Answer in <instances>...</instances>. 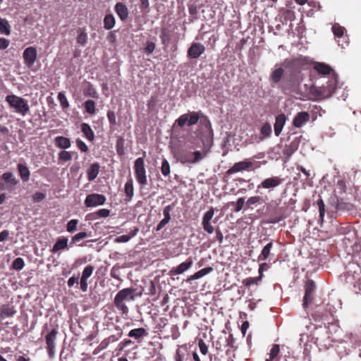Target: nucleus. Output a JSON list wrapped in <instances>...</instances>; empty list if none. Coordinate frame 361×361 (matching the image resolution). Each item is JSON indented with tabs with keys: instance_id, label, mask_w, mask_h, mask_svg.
<instances>
[{
	"instance_id": "nucleus-1",
	"label": "nucleus",
	"mask_w": 361,
	"mask_h": 361,
	"mask_svg": "<svg viewBox=\"0 0 361 361\" xmlns=\"http://www.w3.org/2000/svg\"><path fill=\"white\" fill-rule=\"evenodd\" d=\"M302 64L300 59H295L291 61L285 60L281 64H276L275 68L272 71L270 75V81L273 83H279L281 80L285 76V69L292 70L288 80L290 81H295L298 79V74L299 73V67Z\"/></svg>"
},
{
	"instance_id": "nucleus-2",
	"label": "nucleus",
	"mask_w": 361,
	"mask_h": 361,
	"mask_svg": "<svg viewBox=\"0 0 361 361\" xmlns=\"http://www.w3.org/2000/svg\"><path fill=\"white\" fill-rule=\"evenodd\" d=\"M135 290L132 288H126L119 290L116 295L114 300L116 307L123 314H127L128 308L126 303L135 300Z\"/></svg>"
},
{
	"instance_id": "nucleus-3",
	"label": "nucleus",
	"mask_w": 361,
	"mask_h": 361,
	"mask_svg": "<svg viewBox=\"0 0 361 361\" xmlns=\"http://www.w3.org/2000/svg\"><path fill=\"white\" fill-rule=\"evenodd\" d=\"M207 154V151L181 150L177 154V159L183 164H194L202 160Z\"/></svg>"
},
{
	"instance_id": "nucleus-4",
	"label": "nucleus",
	"mask_w": 361,
	"mask_h": 361,
	"mask_svg": "<svg viewBox=\"0 0 361 361\" xmlns=\"http://www.w3.org/2000/svg\"><path fill=\"white\" fill-rule=\"evenodd\" d=\"M6 101L8 103L9 106L14 109L15 112L23 116H25L30 111L27 101L21 97L11 94L6 97Z\"/></svg>"
},
{
	"instance_id": "nucleus-5",
	"label": "nucleus",
	"mask_w": 361,
	"mask_h": 361,
	"mask_svg": "<svg viewBox=\"0 0 361 361\" xmlns=\"http://www.w3.org/2000/svg\"><path fill=\"white\" fill-rule=\"evenodd\" d=\"M135 176L140 185L144 186L147 184L144 157L137 158L134 164Z\"/></svg>"
},
{
	"instance_id": "nucleus-6",
	"label": "nucleus",
	"mask_w": 361,
	"mask_h": 361,
	"mask_svg": "<svg viewBox=\"0 0 361 361\" xmlns=\"http://www.w3.org/2000/svg\"><path fill=\"white\" fill-rule=\"evenodd\" d=\"M200 361V357L196 352L192 354L189 352L186 345L178 346L174 356L175 361Z\"/></svg>"
},
{
	"instance_id": "nucleus-7",
	"label": "nucleus",
	"mask_w": 361,
	"mask_h": 361,
	"mask_svg": "<svg viewBox=\"0 0 361 361\" xmlns=\"http://www.w3.org/2000/svg\"><path fill=\"white\" fill-rule=\"evenodd\" d=\"M200 112L192 111L190 114H185L181 115L178 119L176 120L173 127L176 125L179 127H183L188 123V126H191L197 123L200 118Z\"/></svg>"
},
{
	"instance_id": "nucleus-8",
	"label": "nucleus",
	"mask_w": 361,
	"mask_h": 361,
	"mask_svg": "<svg viewBox=\"0 0 361 361\" xmlns=\"http://www.w3.org/2000/svg\"><path fill=\"white\" fill-rule=\"evenodd\" d=\"M205 51V47L200 42H192L187 51L190 59H197Z\"/></svg>"
},
{
	"instance_id": "nucleus-9",
	"label": "nucleus",
	"mask_w": 361,
	"mask_h": 361,
	"mask_svg": "<svg viewBox=\"0 0 361 361\" xmlns=\"http://www.w3.org/2000/svg\"><path fill=\"white\" fill-rule=\"evenodd\" d=\"M106 201L104 195L97 193L88 195L85 200V204L87 207L103 205Z\"/></svg>"
},
{
	"instance_id": "nucleus-10",
	"label": "nucleus",
	"mask_w": 361,
	"mask_h": 361,
	"mask_svg": "<svg viewBox=\"0 0 361 361\" xmlns=\"http://www.w3.org/2000/svg\"><path fill=\"white\" fill-rule=\"evenodd\" d=\"M37 55L36 48L33 47L26 48L23 54L25 64L29 68L32 67L37 59Z\"/></svg>"
},
{
	"instance_id": "nucleus-11",
	"label": "nucleus",
	"mask_w": 361,
	"mask_h": 361,
	"mask_svg": "<svg viewBox=\"0 0 361 361\" xmlns=\"http://www.w3.org/2000/svg\"><path fill=\"white\" fill-rule=\"evenodd\" d=\"M253 163L250 160H244L242 161L237 162L231 167L228 171V174H233L240 171H245L252 167Z\"/></svg>"
},
{
	"instance_id": "nucleus-12",
	"label": "nucleus",
	"mask_w": 361,
	"mask_h": 361,
	"mask_svg": "<svg viewBox=\"0 0 361 361\" xmlns=\"http://www.w3.org/2000/svg\"><path fill=\"white\" fill-rule=\"evenodd\" d=\"M94 270V267L92 265H88L85 267L82 273V276L80 278V289L83 292H86L87 290L88 283H87V279L90 277Z\"/></svg>"
},
{
	"instance_id": "nucleus-13",
	"label": "nucleus",
	"mask_w": 361,
	"mask_h": 361,
	"mask_svg": "<svg viewBox=\"0 0 361 361\" xmlns=\"http://www.w3.org/2000/svg\"><path fill=\"white\" fill-rule=\"evenodd\" d=\"M283 181V179L278 177L273 176L271 178H268L264 179L257 188L262 187L265 189H274L279 185H281Z\"/></svg>"
},
{
	"instance_id": "nucleus-14",
	"label": "nucleus",
	"mask_w": 361,
	"mask_h": 361,
	"mask_svg": "<svg viewBox=\"0 0 361 361\" xmlns=\"http://www.w3.org/2000/svg\"><path fill=\"white\" fill-rule=\"evenodd\" d=\"M2 180L7 184L4 185L3 183H0V185L5 189H10L12 186H15L18 184L19 181L11 172H6L1 176Z\"/></svg>"
},
{
	"instance_id": "nucleus-15",
	"label": "nucleus",
	"mask_w": 361,
	"mask_h": 361,
	"mask_svg": "<svg viewBox=\"0 0 361 361\" xmlns=\"http://www.w3.org/2000/svg\"><path fill=\"white\" fill-rule=\"evenodd\" d=\"M192 259L191 257H188L185 262H182L178 267L171 269L170 274L172 275L181 274L189 269L192 267Z\"/></svg>"
},
{
	"instance_id": "nucleus-16",
	"label": "nucleus",
	"mask_w": 361,
	"mask_h": 361,
	"mask_svg": "<svg viewBox=\"0 0 361 361\" xmlns=\"http://www.w3.org/2000/svg\"><path fill=\"white\" fill-rule=\"evenodd\" d=\"M310 120V114L306 111L298 113L293 118V125L296 128H301Z\"/></svg>"
},
{
	"instance_id": "nucleus-17",
	"label": "nucleus",
	"mask_w": 361,
	"mask_h": 361,
	"mask_svg": "<svg viewBox=\"0 0 361 361\" xmlns=\"http://www.w3.org/2000/svg\"><path fill=\"white\" fill-rule=\"evenodd\" d=\"M314 69L319 74L329 75L331 78L334 75V73H335L330 66L324 63L315 62Z\"/></svg>"
},
{
	"instance_id": "nucleus-18",
	"label": "nucleus",
	"mask_w": 361,
	"mask_h": 361,
	"mask_svg": "<svg viewBox=\"0 0 361 361\" xmlns=\"http://www.w3.org/2000/svg\"><path fill=\"white\" fill-rule=\"evenodd\" d=\"M16 310L13 305H3L0 311V321L4 320L6 317H12L16 314Z\"/></svg>"
},
{
	"instance_id": "nucleus-19",
	"label": "nucleus",
	"mask_w": 361,
	"mask_h": 361,
	"mask_svg": "<svg viewBox=\"0 0 361 361\" xmlns=\"http://www.w3.org/2000/svg\"><path fill=\"white\" fill-rule=\"evenodd\" d=\"M172 30L169 27L163 26L161 29L160 39L162 44L167 45L170 43L172 38Z\"/></svg>"
},
{
	"instance_id": "nucleus-20",
	"label": "nucleus",
	"mask_w": 361,
	"mask_h": 361,
	"mask_svg": "<svg viewBox=\"0 0 361 361\" xmlns=\"http://www.w3.org/2000/svg\"><path fill=\"white\" fill-rule=\"evenodd\" d=\"M286 123V116L284 114H279L276 116L274 123V133L279 136Z\"/></svg>"
},
{
	"instance_id": "nucleus-21",
	"label": "nucleus",
	"mask_w": 361,
	"mask_h": 361,
	"mask_svg": "<svg viewBox=\"0 0 361 361\" xmlns=\"http://www.w3.org/2000/svg\"><path fill=\"white\" fill-rule=\"evenodd\" d=\"M115 11L121 20H125L128 16V11L126 6L121 2H118L115 6Z\"/></svg>"
},
{
	"instance_id": "nucleus-22",
	"label": "nucleus",
	"mask_w": 361,
	"mask_h": 361,
	"mask_svg": "<svg viewBox=\"0 0 361 361\" xmlns=\"http://www.w3.org/2000/svg\"><path fill=\"white\" fill-rule=\"evenodd\" d=\"M343 85V82L339 81L338 75L334 73V75L331 78L329 81V90H338L341 89H345Z\"/></svg>"
},
{
	"instance_id": "nucleus-23",
	"label": "nucleus",
	"mask_w": 361,
	"mask_h": 361,
	"mask_svg": "<svg viewBox=\"0 0 361 361\" xmlns=\"http://www.w3.org/2000/svg\"><path fill=\"white\" fill-rule=\"evenodd\" d=\"M99 168L100 166L98 163H94L90 165L87 171L88 180L92 181L97 178L99 172Z\"/></svg>"
},
{
	"instance_id": "nucleus-24",
	"label": "nucleus",
	"mask_w": 361,
	"mask_h": 361,
	"mask_svg": "<svg viewBox=\"0 0 361 361\" xmlns=\"http://www.w3.org/2000/svg\"><path fill=\"white\" fill-rule=\"evenodd\" d=\"M17 167L21 180L23 182H27L30 176V172L27 166L23 164H18Z\"/></svg>"
},
{
	"instance_id": "nucleus-25",
	"label": "nucleus",
	"mask_w": 361,
	"mask_h": 361,
	"mask_svg": "<svg viewBox=\"0 0 361 361\" xmlns=\"http://www.w3.org/2000/svg\"><path fill=\"white\" fill-rule=\"evenodd\" d=\"M147 331L144 328H137L132 329L129 331L128 336L135 339H139L147 336Z\"/></svg>"
},
{
	"instance_id": "nucleus-26",
	"label": "nucleus",
	"mask_w": 361,
	"mask_h": 361,
	"mask_svg": "<svg viewBox=\"0 0 361 361\" xmlns=\"http://www.w3.org/2000/svg\"><path fill=\"white\" fill-rule=\"evenodd\" d=\"M68 246V239L66 238H61L57 240L56 243L54 245L51 251L54 253L57 252L59 250L66 248Z\"/></svg>"
},
{
	"instance_id": "nucleus-27",
	"label": "nucleus",
	"mask_w": 361,
	"mask_h": 361,
	"mask_svg": "<svg viewBox=\"0 0 361 361\" xmlns=\"http://www.w3.org/2000/svg\"><path fill=\"white\" fill-rule=\"evenodd\" d=\"M81 130L85 137L90 141H92L94 139V134L91 127L85 123H82Z\"/></svg>"
},
{
	"instance_id": "nucleus-28",
	"label": "nucleus",
	"mask_w": 361,
	"mask_h": 361,
	"mask_svg": "<svg viewBox=\"0 0 361 361\" xmlns=\"http://www.w3.org/2000/svg\"><path fill=\"white\" fill-rule=\"evenodd\" d=\"M56 145L61 149H68L71 147V141L68 138L63 136L56 137Z\"/></svg>"
},
{
	"instance_id": "nucleus-29",
	"label": "nucleus",
	"mask_w": 361,
	"mask_h": 361,
	"mask_svg": "<svg viewBox=\"0 0 361 361\" xmlns=\"http://www.w3.org/2000/svg\"><path fill=\"white\" fill-rule=\"evenodd\" d=\"M273 247V243L270 242L267 244L262 249L260 255L258 257V261H264L268 259L271 250Z\"/></svg>"
},
{
	"instance_id": "nucleus-30",
	"label": "nucleus",
	"mask_w": 361,
	"mask_h": 361,
	"mask_svg": "<svg viewBox=\"0 0 361 361\" xmlns=\"http://www.w3.org/2000/svg\"><path fill=\"white\" fill-rule=\"evenodd\" d=\"M58 331L56 329H53L45 337L47 346H55V341Z\"/></svg>"
},
{
	"instance_id": "nucleus-31",
	"label": "nucleus",
	"mask_w": 361,
	"mask_h": 361,
	"mask_svg": "<svg viewBox=\"0 0 361 361\" xmlns=\"http://www.w3.org/2000/svg\"><path fill=\"white\" fill-rule=\"evenodd\" d=\"M124 190L126 196L128 197V200H130L134 195L133 182L132 178H129L126 181Z\"/></svg>"
},
{
	"instance_id": "nucleus-32",
	"label": "nucleus",
	"mask_w": 361,
	"mask_h": 361,
	"mask_svg": "<svg viewBox=\"0 0 361 361\" xmlns=\"http://www.w3.org/2000/svg\"><path fill=\"white\" fill-rule=\"evenodd\" d=\"M280 352V347L279 345L275 344L273 345L270 353H269V357L266 360V361H279V359L277 358L279 353Z\"/></svg>"
},
{
	"instance_id": "nucleus-33",
	"label": "nucleus",
	"mask_w": 361,
	"mask_h": 361,
	"mask_svg": "<svg viewBox=\"0 0 361 361\" xmlns=\"http://www.w3.org/2000/svg\"><path fill=\"white\" fill-rule=\"evenodd\" d=\"M0 32L6 35L11 33V26L7 20L0 18Z\"/></svg>"
},
{
	"instance_id": "nucleus-34",
	"label": "nucleus",
	"mask_w": 361,
	"mask_h": 361,
	"mask_svg": "<svg viewBox=\"0 0 361 361\" xmlns=\"http://www.w3.org/2000/svg\"><path fill=\"white\" fill-rule=\"evenodd\" d=\"M115 25V18L111 14H107L104 19V27L106 30H111Z\"/></svg>"
},
{
	"instance_id": "nucleus-35",
	"label": "nucleus",
	"mask_w": 361,
	"mask_h": 361,
	"mask_svg": "<svg viewBox=\"0 0 361 361\" xmlns=\"http://www.w3.org/2000/svg\"><path fill=\"white\" fill-rule=\"evenodd\" d=\"M78 35L77 37V42L82 46H85L87 41V35L82 28H79L78 30Z\"/></svg>"
},
{
	"instance_id": "nucleus-36",
	"label": "nucleus",
	"mask_w": 361,
	"mask_h": 361,
	"mask_svg": "<svg viewBox=\"0 0 361 361\" xmlns=\"http://www.w3.org/2000/svg\"><path fill=\"white\" fill-rule=\"evenodd\" d=\"M345 31V27L341 26L339 24L336 23L332 26V32L336 37H342Z\"/></svg>"
},
{
	"instance_id": "nucleus-37",
	"label": "nucleus",
	"mask_w": 361,
	"mask_h": 361,
	"mask_svg": "<svg viewBox=\"0 0 361 361\" xmlns=\"http://www.w3.org/2000/svg\"><path fill=\"white\" fill-rule=\"evenodd\" d=\"M307 93V97H308V99L313 100V101H317L322 99L324 96L323 95V93L324 92H306Z\"/></svg>"
},
{
	"instance_id": "nucleus-38",
	"label": "nucleus",
	"mask_w": 361,
	"mask_h": 361,
	"mask_svg": "<svg viewBox=\"0 0 361 361\" xmlns=\"http://www.w3.org/2000/svg\"><path fill=\"white\" fill-rule=\"evenodd\" d=\"M317 204L319 208V220L322 223L324 221V215H325V204L322 198H319L317 201Z\"/></svg>"
},
{
	"instance_id": "nucleus-39",
	"label": "nucleus",
	"mask_w": 361,
	"mask_h": 361,
	"mask_svg": "<svg viewBox=\"0 0 361 361\" xmlns=\"http://www.w3.org/2000/svg\"><path fill=\"white\" fill-rule=\"evenodd\" d=\"M261 134L262 135V137L261 140H263L265 137H269L271 133V126L269 123H265L261 128Z\"/></svg>"
},
{
	"instance_id": "nucleus-40",
	"label": "nucleus",
	"mask_w": 361,
	"mask_h": 361,
	"mask_svg": "<svg viewBox=\"0 0 361 361\" xmlns=\"http://www.w3.org/2000/svg\"><path fill=\"white\" fill-rule=\"evenodd\" d=\"M84 106L85 111L90 114H93L95 112V103L93 100L86 101L84 104Z\"/></svg>"
},
{
	"instance_id": "nucleus-41",
	"label": "nucleus",
	"mask_w": 361,
	"mask_h": 361,
	"mask_svg": "<svg viewBox=\"0 0 361 361\" xmlns=\"http://www.w3.org/2000/svg\"><path fill=\"white\" fill-rule=\"evenodd\" d=\"M161 171L163 176H168L170 174V165L166 159H164L161 163Z\"/></svg>"
},
{
	"instance_id": "nucleus-42",
	"label": "nucleus",
	"mask_w": 361,
	"mask_h": 361,
	"mask_svg": "<svg viewBox=\"0 0 361 361\" xmlns=\"http://www.w3.org/2000/svg\"><path fill=\"white\" fill-rule=\"evenodd\" d=\"M25 266L24 260L21 257L16 258L13 262V268L17 271L21 270Z\"/></svg>"
},
{
	"instance_id": "nucleus-43",
	"label": "nucleus",
	"mask_w": 361,
	"mask_h": 361,
	"mask_svg": "<svg viewBox=\"0 0 361 361\" xmlns=\"http://www.w3.org/2000/svg\"><path fill=\"white\" fill-rule=\"evenodd\" d=\"M155 47L156 44L154 42L147 41L146 47L143 49V51L145 54L150 55L154 51Z\"/></svg>"
},
{
	"instance_id": "nucleus-44",
	"label": "nucleus",
	"mask_w": 361,
	"mask_h": 361,
	"mask_svg": "<svg viewBox=\"0 0 361 361\" xmlns=\"http://www.w3.org/2000/svg\"><path fill=\"white\" fill-rule=\"evenodd\" d=\"M78 221L77 219H71L67 224L66 230L68 233H73L77 229Z\"/></svg>"
},
{
	"instance_id": "nucleus-45",
	"label": "nucleus",
	"mask_w": 361,
	"mask_h": 361,
	"mask_svg": "<svg viewBox=\"0 0 361 361\" xmlns=\"http://www.w3.org/2000/svg\"><path fill=\"white\" fill-rule=\"evenodd\" d=\"M213 269L212 267H206L195 273V276H196L197 279H199L203 277L204 276L211 273Z\"/></svg>"
},
{
	"instance_id": "nucleus-46",
	"label": "nucleus",
	"mask_w": 361,
	"mask_h": 361,
	"mask_svg": "<svg viewBox=\"0 0 361 361\" xmlns=\"http://www.w3.org/2000/svg\"><path fill=\"white\" fill-rule=\"evenodd\" d=\"M316 286L314 282L312 280H308L305 284V291L306 293L313 294L315 290Z\"/></svg>"
},
{
	"instance_id": "nucleus-47",
	"label": "nucleus",
	"mask_w": 361,
	"mask_h": 361,
	"mask_svg": "<svg viewBox=\"0 0 361 361\" xmlns=\"http://www.w3.org/2000/svg\"><path fill=\"white\" fill-rule=\"evenodd\" d=\"M231 204L235 205L236 207L235 209V212H240L244 207L245 204V198L244 197H240L238 199L236 202H231Z\"/></svg>"
},
{
	"instance_id": "nucleus-48",
	"label": "nucleus",
	"mask_w": 361,
	"mask_h": 361,
	"mask_svg": "<svg viewBox=\"0 0 361 361\" xmlns=\"http://www.w3.org/2000/svg\"><path fill=\"white\" fill-rule=\"evenodd\" d=\"M59 159L63 161H70L72 159L71 153L65 150L61 151L59 154Z\"/></svg>"
},
{
	"instance_id": "nucleus-49",
	"label": "nucleus",
	"mask_w": 361,
	"mask_h": 361,
	"mask_svg": "<svg viewBox=\"0 0 361 361\" xmlns=\"http://www.w3.org/2000/svg\"><path fill=\"white\" fill-rule=\"evenodd\" d=\"M88 237V234L86 232H80L73 236L71 243H77L80 240Z\"/></svg>"
},
{
	"instance_id": "nucleus-50",
	"label": "nucleus",
	"mask_w": 361,
	"mask_h": 361,
	"mask_svg": "<svg viewBox=\"0 0 361 361\" xmlns=\"http://www.w3.org/2000/svg\"><path fill=\"white\" fill-rule=\"evenodd\" d=\"M262 276L258 277H250L245 280L244 283L246 286H250L252 284H257V283L261 280Z\"/></svg>"
},
{
	"instance_id": "nucleus-51",
	"label": "nucleus",
	"mask_w": 361,
	"mask_h": 361,
	"mask_svg": "<svg viewBox=\"0 0 361 361\" xmlns=\"http://www.w3.org/2000/svg\"><path fill=\"white\" fill-rule=\"evenodd\" d=\"M313 299V294L311 293H305L304 298H303V303L302 306L305 309H306L309 304H310Z\"/></svg>"
},
{
	"instance_id": "nucleus-52",
	"label": "nucleus",
	"mask_w": 361,
	"mask_h": 361,
	"mask_svg": "<svg viewBox=\"0 0 361 361\" xmlns=\"http://www.w3.org/2000/svg\"><path fill=\"white\" fill-rule=\"evenodd\" d=\"M172 209H173V207L171 205H167L163 209V214L164 216L163 219L167 221L168 222H169L171 220L170 212L172 210Z\"/></svg>"
},
{
	"instance_id": "nucleus-53",
	"label": "nucleus",
	"mask_w": 361,
	"mask_h": 361,
	"mask_svg": "<svg viewBox=\"0 0 361 361\" xmlns=\"http://www.w3.org/2000/svg\"><path fill=\"white\" fill-rule=\"evenodd\" d=\"M262 201V197L259 196H253L248 198V200L246 202V204L247 207H251L253 204H255L257 203H260Z\"/></svg>"
},
{
	"instance_id": "nucleus-54",
	"label": "nucleus",
	"mask_w": 361,
	"mask_h": 361,
	"mask_svg": "<svg viewBox=\"0 0 361 361\" xmlns=\"http://www.w3.org/2000/svg\"><path fill=\"white\" fill-rule=\"evenodd\" d=\"M214 215V209L211 207L203 216L202 221H211Z\"/></svg>"
},
{
	"instance_id": "nucleus-55",
	"label": "nucleus",
	"mask_w": 361,
	"mask_h": 361,
	"mask_svg": "<svg viewBox=\"0 0 361 361\" xmlns=\"http://www.w3.org/2000/svg\"><path fill=\"white\" fill-rule=\"evenodd\" d=\"M202 224L204 230L208 233L212 234L214 231V228L212 225L211 221H202Z\"/></svg>"
},
{
	"instance_id": "nucleus-56",
	"label": "nucleus",
	"mask_w": 361,
	"mask_h": 361,
	"mask_svg": "<svg viewBox=\"0 0 361 361\" xmlns=\"http://www.w3.org/2000/svg\"><path fill=\"white\" fill-rule=\"evenodd\" d=\"M58 99L60 101L61 104L63 109L68 107L69 104L68 100L64 94H63L61 92H59Z\"/></svg>"
},
{
	"instance_id": "nucleus-57",
	"label": "nucleus",
	"mask_w": 361,
	"mask_h": 361,
	"mask_svg": "<svg viewBox=\"0 0 361 361\" xmlns=\"http://www.w3.org/2000/svg\"><path fill=\"white\" fill-rule=\"evenodd\" d=\"M198 346H199L200 352L203 355H206L207 353V352H208V346H207V345L204 343V341L202 339H200L198 341Z\"/></svg>"
},
{
	"instance_id": "nucleus-58",
	"label": "nucleus",
	"mask_w": 361,
	"mask_h": 361,
	"mask_svg": "<svg viewBox=\"0 0 361 361\" xmlns=\"http://www.w3.org/2000/svg\"><path fill=\"white\" fill-rule=\"evenodd\" d=\"M117 329L119 330V332L117 335H111L107 338L110 343L116 342L122 336L123 332L121 329H120L118 327H117Z\"/></svg>"
},
{
	"instance_id": "nucleus-59",
	"label": "nucleus",
	"mask_w": 361,
	"mask_h": 361,
	"mask_svg": "<svg viewBox=\"0 0 361 361\" xmlns=\"http://www.w3.org/2000/svg\"><path fill=\"white\" fill-rule=\"evenodd\" d=\"M45 198V195L42 192H38L32 195V200L35 202H39Z\"/></svg>"
},
{
	"instance_id": "nucleus-60",
	"label": "nucleus",
	"mask_w": 361,
	"mask_h": 361,
	"mask_svg": "<svg viewBox=\"0 0 361 361\" xmlns=\"http://www.w3.org/2000/svg\"><path fill=\"white\" fill-rule=\"evenodd\" d=\"M110 344V342L109 341L108 338L104 339L99 344V345L97 347V351H101L104 349H106L109 345Z\"/></svg>"
},
{
	"instance_id": "nucleus-61",
	"label": "nucleus",
	"mask_w": 361,
	"mask_h": 361,
	"mask_svg": "<svg viewBox=\"0 0 361 361\" xmlns=\"http://www.w3.org/2000/svg\"><path fill=\"white\" fill-rule=\"evenodd\" d=\"M131 238V236L128 235H120L118 237H117L116 239H115V242L116 243H127L128 241H129Z\"/></svg>"
},
{
	"instance_id": "nucleus-62",
	"label": "nucleus",
	"mask_w": 361,
	"mask_h": 361,
	"mask_svg": "<svg viewBox=\"0 0 361 361\" xmlns=\"http://www.w3.org/2000/svg\"><path fill=\"white\" fill-rule=\"evenodd\" d=\"M107 116L111 124L115 126L116 124V118L114 111H109Z\"/></svg>"
},
{
	"instance_id": "nucleus-63",
	"label": "nucleus",
	"mask_w": 361,
	"mask_h": 361,
	"mask_svg": "<svg viewBox=\"0 0 361 361\" xmlns=\"http://www.w3.org/2000/svg\"><path fill=\"white\" fill-rule=\"evenodd\" d=\"M76 144H77L78 147L82 152H86L88 150L87 146L86 145V144L83 141H82L80 140H77Z\"/></svg>"
},
{
	"instance_id": "nucleus-64",
	"label": "nucleus",
	"mask_w": 361,
	"mask_h": 361,
	"mask_svg": "<svg viewBox=\"0 0 361 361\" xmlns=\"http://www.w3.org/2000/svg\"><path fill=\"white\" fill-rule=\"evenodd\" d=\"M10 44V41L7 39L0 37V49H6Z\"/></svg>"
}]
</instances>
